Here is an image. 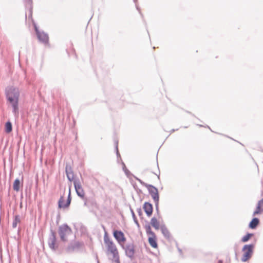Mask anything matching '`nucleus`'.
<instances>
[{"label":"nucleus","instance_id":"obj_1","mask_svg":"<svg viewBox=\"0 0 263 263\" xmlns=\"http://www.w3.org/2000/svg\"><path fill=\"white\" fill-rule=\"evenodd\" d=\"M6 98L8 104L12 108V112L15 118L19 116L18 101L20 96V92L18 88L13 86H8L6 88Z\"/></svg>","mask_w":263,"mask_h":263},{"label":"nucleus","instance_id":"obj_2","mask_svg":"<svg viewBox=\"0 0 263 263\" xmlns=\"http://www.w3.org/2000/svg\"><path fill=\"white\" fill-rule=\"evenodd\" d=\"M32 25L33 28L39 42L45 45H49V35L47 33L44 32L43 30L39 29L37 24L33 21Z\"/></svg>","mask_w":263,"mask_h":263},{"label":"nucleus","instance_id":"obj_3","mask_svg":"<svg viewBox=\"0 0 263 263\" xmlns=\"http://www.w3.org/2000/svg\"><path fill=\"white\" fill-rule=\"evenodd\" d=\"M58 234L61 240L65 242L68 241V236L72 234V231L67 223H64L59 227Z\"/></svg>","mask_w":263,"mask_h":263},{"label":"nucleus","instance_id":"obj_4","mask_svg":"<svg viewBox=\"0 0 263 263\" xmlns=\"http://www.w3.org/2000/svg\"><path fill=\"white\" fill-rule=\"evenodd\" d=\"M254 248L255 245L253 243L247 244L243 246L242 248L243 254L241 258V260L242 262H246L252 257L253 254Z\"/></svg>","mask_w":263,"mask_h":263},{"label":"nucleus","instance_id":"obj_5","mask_svg":"<svg viewBox=\"0 0 263 263\" xmlns=\"http://www.w3.org/2000/svg\"><path fill=\"white\" fill-rule=\"evenodd\" d=\"M104 243L107 246L108 251L110 252L112 254L114 258H116V256L118 255V250L114 242L110 239L108 233L106 231H105L104 233Z\"/></svg>","mask_w":263,"mask_h":263},{"label":"nucleus","instance_id":"obj_6","mask_svg":"<svg viewBox=\"0 0 263 263\" xmlns=\"http://www.w3.org/2000/svg\"><path fill=\"white\" fill-rule=\"evenodd\" d=\"M48 244L50 249L52 251H55L59 248L56 232L51 228L50 229V234L48 239Z\"/></svg>","mask_w":263,"mask_h":263},{"label":"nucleus","instance_id":"obj_7","mask_svg":"<svg viewBox=\"0 0 263 263\" xmlns=\"http://www.w3.org/2000/svg\"><path fill=\"white\" fill-rule=\"evenodd\" d=\"M125 250V255L131 259L134 257L135 253V245L133 243H128L125 247L122 246Z\"/></svg>","mask_w":263,"mask_h":263},{"label":"nucleus","instance_id":"obj_8","mask_svg":"<svg viewBox=\"0 0 263 263\" xmlns=\"http://www.w3.org/2000/svg\"><path fill=\"white\" fill-rule=\"evenodd\" d=\"M73 185L77 195L81 199H84L85 193L79 179L73 180Z\"/></svg>","mask_w":263,"mask_h":263},{"label":"nucleus","instance_id":"obj_9","mask_svg":"<svg viewBox=\"0 0 263 263\" xmlns=\"http://www.w3.org/2000/svg\"><path fill=\"white\" fill-rule=\"evenodd\" d=\"M64 199L63 196H61L60 199L58 201V207L60 209H65L68 208L71 203V191L70 187L69 189V193L67 196V198L66 200V202L65 203H64Z\"/></svg>","mask_w":263,"mask_h":263},{"label":"nucleus","instance_id":"obj_10","mask_svg":"<svg viewBox=\"0 0 263 263\" xmlns=\"http://www.w3.org/2000/svg\"><path fill=\"white\" fill-rule=\"evenodd\" d=\"M151 187H146L148 190L149 194L154 200V202H159V195L158 189L153 185L151 184Z\"/></svg>","mask_w":263,"mask_h":263},{"label":"nucleus","instance_id":"obj_11","mask_svg":"<svg viewBox=\"0 0 263 263\" xmlns=\"http://www.w3.org/2000/svg\"><path fill=\"white\" fill-rule=\"evenodd\" d=\"M112 234L115 239L119 244H121L126 241V237L122 231L114 230Z\"/></svg>","mask_w":263,"mask_h":263},{"label":"nucleus","instance_id":"obj_12","mask_svg":"<svg viewBox=\"0 0 263 263\" xmlns=\"http://www.w3.org/2000/svg\"><path fill=\"white\" fill-rule=\"evenodd\" d=\"M143 209L147 217L152 215L153 212V205L149 202H145L143 205Z\"/></svg>","mask_w":263,"mask_h":263},{"label":"nucleus","instance_id":"obj_13","mask_svg":"<svg viewBox=\"0 0 263 263\" xmlns=\"http://www.w3.org/2000/svg\"><path fill=\"white\" fill-rule=\"evenodd\" d=\"M160 230L163 236L168 241H170L172 238L171 234L165 224H163L160 226Z\"/></svg>","mask_w":263,"mask_h":263},{"label":"nucleus","instance_id":"obj_14","mask_svg":"<svg viewBox=\"0 0 263 263\" xmlns=\"http://www.w3.org/2000/svg\"><path fill=\"white\" fill-rule=\"evenodd\" d=\"M82 243L79 241H76L74 242L70 243L66 248L67 252H72L76 250H78L82 246Z\"/></svg>","mask_w":263,"mask_h":263},{"label":"nucleus","instance_id":"obj_15","mask_svg":"<svg viewBox=\"0 0 263 263\" xmlns=\"http://www.w3.org/2000/svg\"><path fill=\"white\" fill-rule=\"evenodd\" d=\"M263 212V198L258 201L255 210L253 212V215L260 214Z\"/></svg>","mask_w":263,"mask_h":263},{"label":"nucleus","instance_id":"obj_16","mask_svg":"<svg viewBox=\"0 0 263 263\" xmlns=\"http://www.w3.org/2000/svg\"><path fill=\"white\" fill-rule=\"evenodd\" d=\"M259 219L257 217H253L249 223V228L251 229H256L259 224Z\"/></svg>","mask_w":263,"mask_h":263},{"label":"nucleus","instance_id":"obj_17","mask_svg":"<svg viewBox=\"0 0 263 263\" xmlns=\"http://www.w3.org/2000/svg\"><path fill=\"white\" fill-rule=\"evenodd\" d=\"M148 241L152 247L155 249L158 248V243L157 242L156 234L153 236H149L148 238Z\"/></svg>","mask_w":263,"mask_h":263},{"label":"nucleus","instance_id":"obj_18","mask_svg":"<svg viewBox=\"0 0 263 263\" xmlns=\"http://www.w3.org/2000/svg\"><path fill=\"white\" fill-rule=\"evenodd\" d=\"M65 173H66V176H67V179L70 182H71L73 180V177H71V178L70 179L69 174H73V170H72V168L71 165L68 163H66V167H65Z\"/></svg>","mask_w":263,"mask_h":263},{"label":"nucleus","instance_id":"obj_19","mask_svg":"<svg viewBox=\"0 0 263 263\" xmlns=\"http://www.w3.org/2000/svg\"><path fill=\"white\" fill-rule=\"evenodd\" d=\"M151 224L156 230H158L159 228H160V226L159 225V222L158 221L157 218L155 217H153L152 218V219L151 220Z\"/></svg>","mask_w":263,"mask_h":263},{"label":"nucleus","instance_id":"obj_20","mask_svg":"<svg viewBox=\"0 0 263 263\" xmlns=\"http://www.w3.org/2000/svg\"><path fill=\"white\" fill-rule=\"evenodd\" d=\"M21 181L18 178H16L14 181L13 184V189L14 191L18 192L20 190Z\"/></svg>","mask_w":263,"mask_h":263},{"label":"nucleus","instance_id":"obj_21","mask_svg":"<svg viewBox=\"0 0 263 263\" xmlns=\"http://www.w3.org/2000/svg\"><path fill=\"white\" fill-rule=\"evenodd\" d=\"M12 130V124L10 121H8L5 123V131L6 133H10Z\"/></svg>","mask_w":263,"mask_h":263},{"label":"nucleus","instance_id":"obj_22","mask_svg":"<svg viewBox=\"0 0 263 263\" xmlns=\"http://www.w3.org/2000/svg\"><path fill=\"white\" fill-rule=\"evenodd\" d=\"M254 236V234L253 233H247V234L243 236L241 239V241L242 242H248L251 238V237H252L253 236Z\"/></svg>","mask_w":263,"mask_h":263},{"label":"nucleus","instance_id":"obj_23","mask_svg":"<svg viewBox=\"0 0 263 263\" xmlns=\"http://www.w3.org/2000/svg\"><path fill=\"white\" fill-rule=\"evenodd\" d=\"M115 149H116V153L117 157V162L119 163V161H121V162L123 161L121 159V157L118 149V141H115Z\"/></svg>","mask_w":263,"mask_h":263},{"label":"nucleus","instance_id":"obj_24","mask_svg":"<svg viewBox=\"0 0 263 263\" xmlns=\"http://www.w3.org/2000/svg\"><path fill=\"white\" fill-rule=\"evenodd\" d=\"M121 164L122 165V170L125 173V175L127 177H129L130 176H133L134 175L126 167V165L123 161L121 162Z\"/></svg>","mask_w":263,"mask_h":263},{"label":"nucleus","instance_id":"obj_25","mask_svg":"<svg viewBox=\"0 0 263 263\" xmlns=\"http://www.w3.org/2000/svg\"><path fill=\"white\" fill-rule=\"evenodd\" d=\"M144 228L145 229L146 233L147 235H151V236H153V235H155V233L152 230V229H151V226L148 223L147 224H146L144 226Z\"/></svg>","mask_w":263,"mask_h":263},{"label":"nucleus","instance_id":"obj_26","mask_svg":"<svg viewBox=\"0 0 263 263\" xmlns=\"http://www.w3.org/2000/svg\"><path fill=\"white\" fill-rule=\"evenodd\" d=\"M130 213L132 214V217L133 218V220H134V221L135 222V223L136 224V226H137L138 228H140V224H139V223L137 219V217L136 216V215L134 213V210H133V209L130 207Z\"/></svg>","mask_w":263,"mask_h":263},{"label":"nucleus","instance_id":"obj_27","mask_svg":"<svg viewBox=\"0 0 263 263\" xmlns=\"http://www.w3.org/2000/svg\"><path fill=\"white\" fill-rule=\"evenodd\" d=\"M20 222V218L18 215H16L14 216L13 222H12V227L15 228L16 227L17 224L18 222Z\"/></svg>","mask_w":263,"mask_h":263},{"label":"nucleus","instance_id":"obj_28","mask_svg":"<svg viewBox=\"0 0 263 263\" xmlns=\"http://www.w3.org/2000/svg\"><path fill=\"white\" fill-rule=\"evenodd\" d=\"M133 177L137 180L141 185L143 186L147 187H151V184H147L146 183H145L144 181H143L142 180L135 176L134 175H133Z\"/></svg>","mask_w":263,"mask_h":263},{"label":"nucleus","instance_id":"obj_29","mask_svg":"<svg viewBox=\"0 0 263 263\" xmlns=\"http://www.w3.org/2000/svg\"><path fill=\"white\" fill-rule=\"evenodd\" d=\"M32 0H28V2H27V5H29V12H30V14H29V16H32Z\"/></svg>","mask_w":263,"mask_h":263},{"label":"nucleus","instance_id":"obj_30","mask_svg":"<svg viewBox=\"0 0 263 263\" xmlns=\"http://www.w3.org/2000/svg\"><path fill=\"white\" fill-rule=\"evenodd\" d=\"M137 213H138V214L139 215V216L141 218H143V213H142V210L140 208H138L137 209Z\"/></svg>","mask_w":263,"mask_h":263},{"label":"nucleus","instance_id":"obj_31","mask_svg":"<svg viewBox=\"0 0 263 263\" xmlns=\"http://www.w3.org/2000/svg\"><path fill=\"white\" fill-rule=\"evenodd\" d=\"M155 204L156 213H157L158 216H159L160 214H159V202H155Z\"/></svg>","mask_w":263,"mask_h":263},{"label":"nucleus","instance_id":"obj_32","mask_svg":"<svg viewBox=\"0 0 263 263\" xmlns=\"http://www.w3.org/2000/svg\"><path fill=\"white\" fill-rule=\"evenodd\" d=\"M83 200L84 201V205L88 206L90 202V199H87L85 197H84V199Z\"/></svg>","mask_w":263,"mask_h":263},{"label":"nucleus","instance_id":"obj_33","mask_svg":"<svg viewBox=\"0 0 263 263\" xmlns=\"http://www.w3.org/2000/svg\"><path fill=\"white\" fill-rule=\"evenodd\" d=\"M89 204L93 206H96L97 205V203L93 199L90 200Z\"/></svg>","mask_w":263,"mask_h":263},{"label":"nucleus","instance_id":"obj_34","mask_svg":"<svg viewBox=\"0 0 263 263\" xmlns=\"http://www.w3.org/2000/svg\"><path fill=\"white\" fill-rule=\"evenodd\" d=\"M134 189L136 191L137 193L138 194H141L142 193V190L139 189L138 187H137L136 188L135 186H134Z\"/></svg>","mask_w":263,"mask_h":263},{"label":"nucleus","instance_id":"obj_35","mask_svg":"<svg viewBox=\"0 0 263 263\" xmlns=\"http://www.w3.org/2000/svg\"><path fill=\"white\" fill-rule=\"evenodd\" d=\"M115 258V262L116 263H120V260H119V254H118V255L116 256V258Z\"/></svg>","mask_w":263,"mask_h":263},{"label":"nucleus","instance_id":"obj_36","mask_svg":"<svg viewBox=\"0 0 263 263\" xmlns=\"http://www.w3.org/2000/svg\"><path fill=\"white\" fill-rule=\"evenodd\" d=\"M176 246H177V249H178L179 252L180 253V254H181L182 253V250L180 248L178 247L177 243H176Z\"/></svg>","mask_w":263,"mask_h":263},{"label":"nucleus","instance_id":"obj_37","mask_svg":"<svg viewBox=\"0 0 263 263\" xmlns=\"http://www.w3.org/2000/svg\"><path fill=\"white\" fill-rule=\"evenodd\" d=\"M137 1H138V0H134V3H135V4H136V8H137V10H139V7L137 6Z\"/></svg>","mask_w":263,"mask_h":263},{"label":"nucleus","instance_id":"obj_38","mask_svg":"<svg viewBox=\"0 0 263 263\" xmlns=\"http://www.w3.org/2000/svg\"><path fill=\"white\" fill-rule=\"evenodd\" d=\"M69 177H70V179L71 178V177H73V181L74 180H75L76 179L74 178V174H69Z\"/></svg>","mask_w":263,"mask_h":263},{"label":"nucleus","instance_id":"obj_39","mask_svg":"<svg viewBox=\"0 0 263 263\" xmlns=\"http://www.w3.org/2000/svg\"><path fill=\"white\" fill-rule=\"evenodd\" d=\"M186 112H187L188 114H190L193 115V116H195L194 115L192 114V112H191L190 111H186Z\"/></svg>","mask_w":263,"mask_h":263},{"label":"nucleus","instance_id":"obj_40","mask_svg":"<svg viewBox=\"0 0 263 263\" xmlns=\"http://www.w3.org/2000/svg\"><path fill=\"white\" fill-rule=\"evenodd\" d=\"M217 263H223V261L222 260H219Z\"/></svg>","mask_w":263,"mask_h":263},{"label":"nucleus","instance_id":"obj_41","mask_svg":"<svg viewBox=\"0 0 263 263\" xmlns=\"http://www.w3.org/2000/svg\"><path fill=\"white\" fill-rule=\"evenodd\" d=\"M175 130H176V129H172L171 132L173 133V132H175Z\"/></svg>","mask_w":263,"mask_h":263},{"label":"nucleus","instance_id":"obj_42","mask_svg":"<svg viewBox=\"0 0 263 263\" xmlns=\"http://www.w3.org/2000/svg\"><path fill=\"white\" fill-rule=\"evenodd\" d=\"M207 127L210 129L211 131L213 132V130L211 129L210 127H209V126H207Z\"/></svg>","mask_w":263,"mask_h":263},{"label":"nucleus","instance_id":"obj_43","mask_svg":"<svg viewBox=\"0 0 263 263\" xmlns=\"http://www.w3.org/2000/svg\"><path fill=\"white\" fill-rule=\"evenodd\" d=\"M133 186H135L136 188L138 187L136 184L134 185Z\"/></svg>","mask_w":263,"mask_h":263},{"label":"nucleus","instance_id":"obj_44","mask_svg":"<svg viewBox=\"0 0 263 263\" xmlns=\"http://www.w3.org/2000/svg\"><path fill=\"white\" fill-rule=\"evenodd\" d=\"M198 126H199L200 127H202L203 126L201 125H198Z\"/></svg>","mask_w":263,"mask_h":263},{"label":"nucleus","instance_id":"obj_45","mask_svg":"<svg viewBox=\"0 0 263 263\" xmlns=\"http://www.w3.org/2000/svg\"><path fill=\"white\" fill-rule=\"evenodd\" d=\"M158 176V178H159V174L158 175H157Z\"/></svg>","mask_w":263,"mask_h":263},{"label":"nucleus","instance_id":"obj_46","mask_svg":"<svg viewBox=\"0 0 263 263\" xmlns=\"http://www.w3.org/2000/svg\"><path fill=\"white\" fill-rule=\"evenodd\" d=\"M139 11H140V9L138 10ZM139 13H141V12H139Z\"/></svg>","mask_w":263,"mask_h":263},{"label":"nucleus","instance_id":"obj_47","mask_svg":"<svg viewBox=\"0 0 263 263\" xmlns=\"http://www.w3.org/2000/svg\"><path fill=\"white\" fill-rule=\"evenodd\" d=\"M157 166L158 167V162L157 163Z\"/></svg>","mask_w":263,"mask_h":263}]
</instances>
